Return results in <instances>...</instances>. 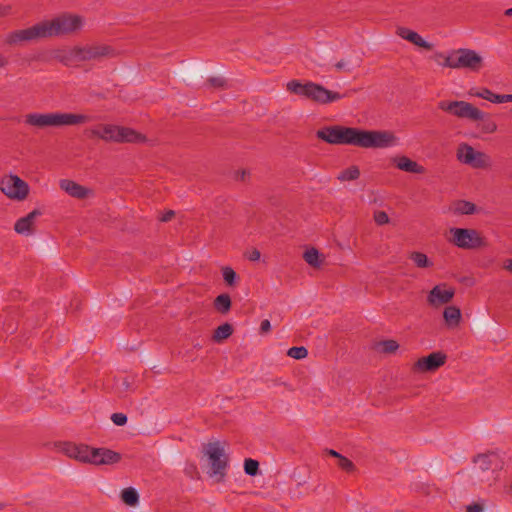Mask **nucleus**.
<instances>
[{"label": "nucleus", "mask_w": 512, "mask_h": 512, "mask_svg": "<svg viewBox=\"0 0 512 512\" xmlns=\"http://www.w3.org/2000/svg\"><path fill=\"white\" fill-rule=\"evenodd\" d=\"M318 139L332 145H352L360 148H387L398 138L388 130H363L341 125L326 126L316 132Z\"/></svg>", "instance_id": "f257e3e1"}, {"label": "nucleus", "mask_w": 512, "mask_h": 512, "mask_svg": "<svg viewBox=\"0 0 512 512\" xmlns=\"http://www.w3.org/2000/svg\"><path fill=\"white\" fill-rule=\"evenodd\" d=\"M83 26V19L77 15L63 14L51 21H43L29 28L16 30L8 35L9 44H17L41 38H50L74 33Z\"/></svg>", "instance_id": "f03ea898"}, {"label": "nucleus", "mask_w": 512, "mask_h": 512, "mask_svg": "<svg viewBox=\"0 0 512 512\" xmlns=\"http://www.w3.org/2000/svg\"><path fill=\"white\" fill-rule=\"evenodd\" d=\"M92 117L86 114L76 113H62V112H49V113H29L24 117V123L31 127L44 129L48 127H64L74 126L88 123Z\"/></svg>", "instance_id": "7ed1b4c3"}, {"label": "nucleus", "mask_w": 512, "mask_h": 512, "mask_svg": "<svg viewBox=\"0 0 512 512\" xmlns=\"http://www.w3.org/2000/svg\"><path fill=\"white\" fill-rule=\"evenodd\" d=\"M286 89L290 93L302 95L319 104H328L344 97V95L339 92L328 90L324 86L314 82L302 84L298 80H291L286 84Z\"/></svg>", "instance_id": "20e7f679"}, {"label": "nucleus", "mask_w": 512, "mask_h": 512, "mask_svg": "<svg viewBox=\"0 0 512 512\" xmlns=\"http://www.w3.org/2000/svg\"><path fill=\"white\" fill-rule=\"evenodd\" d=\"M484 65L481 55L476 51L468 48H460L452 51L448 56L444 57V67L452 69H468L478 72Z\"/></svg>", "instance_id": "39448f33"}, {"label": "nucleus", "mask_w": 512, "mask_h": 512, "mask_svg": "<svg viewBox=\"0 0 512 512\" xmlns=\"http://www.w3.org/2000/svg\"><path fill=\"white\" fill-rule=\"evenodd\" d=\"M205 454L208 456L210 477H215L217 482L223 481L226 476L229 458L221 442H211L205 447Z\"/></svg>", "instance_id": "423d86ee"}, {"label": "nucleus", "mask_w": 512, "mask_h": 512, "mask_svg": "<svg viewBox=\"0 0 512 512\" xmlns=\"http://www.w3.org/2000/svg\"><path fill=\"white\" fill-rule=\"evenodd\" d=\"M448 241L461 249L475 250L488 245L486 238L476 229L451 228Z\"/></svg>", "instance_id": "0eeeda50"}, {"label": "nucleus", "mask_w": 512, "mask_h": 512, "mask_svg": "<svg viewBox=\"0 0 512 512\" xmlns=\"http://www.w3.org/2000/svg\"><path fill=\"white\" fill-rule=\"evenodd\" d=\"M473 461L477 464L479 480L492 485L497 480L498 472L502 468L498 455L495 453L479 454Z\"/></svg>", "instance_id": "6e6552de"}, {"label": "nucleus", "mask_w": 512, "mask_h": 512, "mask_svg": "<svg viewBox=\"0 0 512 512\" xmlns=\"http://www.w3.org/2000/svg\"><path fill=\"white\" fill-rule=\"evenodd\" d=\"M101 139L106 142L141 143L145 141V136L131 128L104 124L102 125Z\"/></svg>", "instance_id": "1a4fd4ad"}, {"label": "nucleus", "mask_w": 512, "mask_h": 512, "mask_svg": "<svg viewBox=\"0 0 512 512\" xmlns=\"http://www.w3.org/2000/svg\"><path fill=\"white\" fill-rule=\"evenodd\" d=\"M457 159L474 169H488L491 167V158L482 151L475 150L467 143H461L457 148Z\"/></svg>", "instance_id": "9d476101"}, {"label": "nucleus", "mask_w": 512, "mask_h": 512, "mask_svg": "<svg viewBox=\"0 0 512 512\" xmlns=\"http://www.w3.org/2000/svg\"><path fill=\"white\" fill-rule=\"evenodd\" d=\"M437 107L439 110L446 112L452 116L461 119H467L469 121H472V119H477L479 117L478 108L466 101L442 100L438 102Z\"/></svg>", "instance_id": "9b49d317"}, {"label": "nucleus", "mask_w": 512, "mask_h": 512, "mask_svg": "<svg viewBox=\"0 0 512 512\" xmlns=\"http://www.w3.org/2000/svg\"><path fill=\"white\" fill-rule=\"evenodd\" d=\"M0 190L8 198L22 201L29 193V185L17 175H6L0 181Z\"/></svg>", "instance_id": "f8f14e48"}, {"label": "nucleus", "mask_w": 512, "mask_h": 512, "mask_svg": "<svg viewBox=\"0 0 512 512\" xmlns=\"http://www.w3.org/2000/svg\"><path fill=\"white\" fill-rule=\"evenodd\" d=\"M80 55L79 60L82 61H101L105 58H110L115 55V50L104 44L79 46V50L76 51Z\"/></svg>", "instance_id": "ddd939ff"}, {"label": "nucleus", "mask_w": 512, "mask_h": 512, "mask_svg": "<svg viewBox=\"0 0 512 512\" xmlns=\"http://www.w3.org/2000/svg\"><path fill=\"white\" fill-rule=\"evenodd\" d=\"M447 361V355L442 351L432 352L428 356L419 358L412 366L414 372H435Z\"/></svg>", "instance_id": "4468645a"}, {"label": "nucleus", "mask_w": 512, "mask_h": 512, "mask_svg": "<svg viewBox=\"0 0 512 512\" xmlns=\"http://www.w3.org/2000/svg\"><path fill=\"white\" fill-rule=\"evenodd\" d=\"M455 295V289L446 283L435 285L427 295V304L439 308L450 303Z\"/></svg>", "instance_id": "2eb2a0df"}, {"label": "nucleus", "mask_w": 512, "mask_h": 512, "mask_svg": "<svg viewBox=\"0 0 512 512\" xmlns=\"http://www.w3.org/2000/svg\"><path fill=\"white\" fill-rule=\"evenodd\" d=\"M61 449L68 457L91 464L92 447L85 444L65 442L62 443Z\"/></svg>", "instance_id": "dca6fc26"}, {"label": "nucleus", "mask_w": 512, "mask_h": 512, "mask_svg": "<svg viewBox=\"0 0 512 512\" xmlns=\"http://www.w3.org/2000/svg\"><path fill=\"white\" fill-rule=\"evenodd\" d=\"M120 460L121 455L118 452L107 448H93L91 455V464L93 465H111Z\"/></svg>", "instance_id": "f3484780"}, {"label": "nucleus", "mask_w": 512, "mask_h": 512, "mask_svg": "<svg viewBox=\"0 0 512 512\" xmlns=\"http://www.w3.org/2000/svg\"><path fill=\"white\" fill-rule=\"evenodd\" d=\"M396 34L399 37L411 42L412 44H414L420 48H423V49L429 50V51L433 49L432 43L425 41L417 32H415L409 28L402 27V26L397 27Z\"/></svg>", "instance_id": "a211bd4d"}, {"label": "nucleus", "mask_w": 512, "mask_h": 512, "mask_svg": "<svg viewBox=\"0 0 512 512\" xmlns=\"http://www.w3.org/2000/svg\"><path fill=\"white\" fill-rule=\"evenodd\" d=\"M396 34L399 37L411 42L412 44H414L420 48H423V49L429 50V51L433 49L432 43L425 41L417 32H415L409 28L402 27V26L397 27Z\"/></svg>", "instance_id": "6ab92c4d"}, {"label": "nucleus", "mask_w": 512, "mask_h": 512, "mask_svg": "<svg viewBox=\"0 0 512 512\" xmlns=\"http://www.w3.org/2000/svg\"><path fill=\"white\" fill-rule=\"evenodd\" d=\"M60 188L70 196L78 199L86 198L90 192L89 189L85 188L84 186L68 179H63L60 181Z\"/></svg>", "instance_id": "aec40b11"}, {"label": "nucleus", "mask_w": 512, "mask_h": 512, "mask_svg": "<svg viewBox=\"0 0 512 512\" xmlns=\"http://www.w3.org/2000/svg\"><path fill=\"white\" fill-rule=\"evenodd\" d=\"M41 215V212L38 210H33L25 217L18 219L14 225V229L19 234L29 235L32 233V226L34 224L35 219Z\"/></svg>", "instance_id": "412c9836"}, {"label": "nucleus", "mask_w": 512, "mask_h": 512, "mask_svg": "<svg viewBox=\"0 0 512 512\" xmlns=\"http://www.w3.org/2000/svg\"><path fill=\"white\" fill-rule=\"evenodd\" d=\"M396 167L399 170L415 173V174H423L425 172V168L419 165L416 161L411 160L407 156H398L393 159Z\"/></svg>", "instance_id": "4be33fe9"}, {"label": "nucleus", "mask_w": 512, "mask_h": 512, "mask_svg": "<svg viewBox=\"0 0 512 512\" xmlns=\"http://www.w3.org/2000/svg\"><path fill=\"white\" fill-rule=\"evenodd\" d=\"M478 114L479 117L477 119H472V122H477V127L480 129L482 133L486 134H492L496 132L497 130V124L494 120H492V117L484 113L478 108Z\"/></svg>", "instance_id": "5701e85b"}, {"label": "nucleus", "mask_w": 512, "mask_h": 512, "mask_svg": "<svg viewBox=\"0 0 512 512\" xmlns=\"http://www.w3.org/2000/svg\"><path fill=\"white\" fill-rule=\"evenodd\" d=\"M445 324L449 328H457L461 322V310L457 306H447L443 311Z\"/></svg>", "instance_id": "b1692460"}, {"label": "nucleus", "mask_w": 512, "mask_h": 512, "mask_svg": "<svg viewBox=\"0 0 512 512\" xmlns=\"http://www.w3.org/2000/svg\"><path fill=\"white\" fill-rule=\"evenodd\" d=\"M304 260L313 268H320L325 261L323 255L319 254L316 248H310L303 254Z\"/></svg>", "instance_id": "393cba45"}, {"label": "nucleus", "mask_w": 512, "mask_h": 512, "mask_svg": "<svg viewBox=\"0 0 512 512\" xmlns=\"http://www.w3.org/2000/svg\"><path fill=\"white\" fill-rule=\"evenodd\" d=\"M451 209L458 215H471L476 212L477 207L472 202L459 200L452 205Z\"/></svg>", "instance_id": "a878e982"}, {"label": "nucleus", "mask_w": 512, "mask_h": 512, "mask_svg": "<svg viewBox=\"0 0 512 512\" xmlns=\"http://www.w3.org/2000/svg\"><path fill=\"white\" fill-rule=\"evenodd\" d=\"M213 305L217 312L225 315L231 309V298L227 293L220 294L215 298Z\"/></svg>", "instance_id": "bb28decb"}, {"label": "nucleus", "mask_w": 512, "mask_h": 512, "mask_svg": "<svg viewBox=\"0 0 512 512\" xmlns=\"http://www.w3.org/2000/svg\"><path fill=\"white\" fill-rule=\"evenodd\" d=\"M233 333V327L229 323H224L218 326L213 333L212 339L216 343H221L223 340L229 338Z\"/></svg>", "instance_id": "cd10ccee"}, {"label": "nucleus", "mask_w": 512, "mask_h": 512, "mask_svg": "<svg viewBox=\"0 0 512 512\" xmlns=\"http://www.w3.org/2000/svg\"><path fill=\"white\" fill-rule=\"evenodd\" d=\"M482 98L485 100H488L492 103H505V102H512V94H495L491 90L487 88L482 89Z\"/></svg>", "instance_id": "c85d7f7f"}, {"label": "nucleus", "mask_w": 512, "mask_h": 512, "mask_svg": "<svg viewBox=\"0 0 512 512\" xmlns=\"http://www.w3.org/2000/svg\"><path fill=\"white\" fill-rule=\"evenodd\" d=\"M78 50H79V46H75L69 50L63 51V52H61L60 55H58V59L60 60L61 63H63L66 66H69L75 62H81V60H79V58H78V57H80V55H78V53H76V51H78Z\"/></svg>", "instance_id": "c756f323"}, {"label": "nucleus", "mask_w": 512, "mask_h": 512, "mask_svg": "<svg viewBox=\"0 0 512 512\" xmlns=\"http://www.w3.org/2000/svg\"><path fill=\"white\" fill-rule=\"evenodd\" d=\"M409 259L413 261L418 268H430L433 262L427 257L426 254L418 251H413L409 254Z\"/></svg>", "instance_id": "7c9ffc66"}, {"label": "nucleus", "mask_w": 512, "mask_h": 512, "mask_svg": "<svg viewBox=\"0 0 512 512\" xmlns=\"http://www.w3.org/2000/svg\"><path fill=\"white\" fill-rule=\"evenodd\" d=\"M122 501L128 506H135L139 502V495L136 489L128 487L121 492Z\"/></svg>", "instance_id": "2f4dec72"}, {"label": "nucleus", "mask_w": 512, "mask_h": 512, "mask_svg": "<svg viewBox=\"0 0 512 512\" xmlns=\"http://www.w3.org/2000/svg\"><path fill=\"white\" fill-rule=\"evenodd\" d=\"M360 176V170L357 166L353 165L349 168L341 171L337 176V179L341 182L343 181H352L358 179Z\"/></svg>", "instance_id": "473e14b6"}, {"label": "nucleus", "mask_w": 512, "mask_h": 512, "mask_svg": "<svg viewBox=\"0 0 512 512\" xmlns=\"http://www.w3.org/2000/svg\"><path fill=\"white\" fill-rule=\"evenodd\" d=\"M221 272L223 280L228 286L233 287L237 284L238 276L231 267L224 266L222 267Z\"/></svg>", "instance_id": "72a5a7b5"}, {"label": "nucleus", "mask_w": 512, "mask_h": 512, "mask_svg": "<svg viewBox=\"0 0 512 512\" xmlns=\"http://www.w3.org/2000/svg\"><path fill=\"white\" fill-rule=\"evenodd\" d=\"M337 466L347 473H352L356 470L354 463L343 455L337 459Z\"/></svg>", "instance_id": "f704fd0d"}, {"label": "nucleus", "mask_w": 512, "mask_h": 512, "mask_svg": "<svg viewBox=\"0 0 512 512\" xmlns=\"http://www.w3.org/2000/svg\"><path fill=\"white\" fill-rule=\"evenodd\" d=\"M287 355L291 358H294V359H303L305 358L307 355H308V351L305 347L301 346V347H291L288 352H287Z\"/></svg>", "instance_id": "c9c22d12"}, {"label": "nucleus", "mask_w": 512, "mask_h": 512, "mask_svg": "<svg viewBox=\"0 0 512 512\" xmlns=\"http://www.w3.org/2000/svg\"><path fill=\"white\" fill-rule=\"evenodd\" d=\"M381 346L384 353H394L399 348V344L395 340H384L381 342Z\"/></svg>", "instance_id": "e433bc0d"}, {"label": "nucleus", "mask_w": 512, "mask_h": 512, "mask_svg": "<svg viewBox=\"0 0 512 512\" xmlns=\"http://www.w3.org/2000/svg\"><path fill=\"white\" fill-rule=\"evenodd\" d=\"M245 473L250 476H256V459L248 458L244 465Z\"/></svg>", "instance_id": "4c0bfd02"}, {"label": "nucleus", "mask_w": 512, "mask_h": 512, "mask_svg": "<svg viewBox=\"0 0 512 512\" xmlns=\"http://www.w3.org/2000/svg\"><path fill=\"white\" fill-rule=\"evenodd\" d=\"M374 221L378 225H384L389 223V216L384 211H377L374 213Z\"/></svg>", "instance_id": "58836bf2"}, {"label": "nucleus", "mask_w": 512, "mask_h": 512, "mask_svg": "<svg viewBox=\"0 0 512 512\" xmlns=\"http://www.w3.org/2000/svg\"><path fill=\"white\" fill-rule=\"evenodd\" d=\"M111 420L117 426H124L127 423L128 418L124 413H113Z\"/></svg>", "instance_id": "ea45409f"}, {"label": "nucleus", "mask_w": 512, "mask_h": 512, "mask_svg": "<svg viewBox=\"0 0 512 512\" xmlns=\"http://www.w3.org/2000/svg\"><path fill=\"white\" fill-rule=\"evenodd\" d=\"M208 83L211 87L222 88L225 85V79L222 77H211L209 78Z\"/></svg>", "instance_id": "a19ab883"}, {"label": "nucleus", "mask_w": 512, "mask_h": 512, "mask_svg": "<svg viewBox=\"0 0 512 512\" xmlns=\"http://www.w3.org/2000/svg\"><path fill=\"white\" fill-rule=\"evenodd\" d=\"M86 134L88 135V137H98V138L101 139L102 125H98V126H96L94 128L86 130Z\"/></svg>", "instance_id": "79ce46f5"}, {"label": "nucleus", "mask_w": 512, "mask_h": 512, "mask_svg": "<svg viewBox=\"0 0 512 512\" xmlns=\"http://www.w3.org/2000/svg\"><path fill=\"white\" fill-rule=\"evenodd\" d=\"M270 330H271L270 321L268 319L263 320L260 325V332L262 334H267L268 332H270Z\"/></svg>", "instance_id": "37998d69"}, {"label": "nucleus", "mask_w": 512, "mask_h": 512, "mask_svg": "<svg viewBox=\"0 0 512 512\" xmlns=\"http://www.w3.org/2000/svg\"><path fill=\"white\" fill-rule=\"evenodd\" d=\"M11 9H12V7L9 4H1L0 5V18L10 14Z\"/></svg>", "instance_id": "c03bdc74"}, {"label": "nucleus", "mask_w": 512, "mask_h": 512, "mask_svg": "<svg viewBox=\"0 0 512 512\" xmlns=\"http://www.w3.org/2000/svg\"><path fill=\"white\" fill-rule=\"evenodd\" d=\"M482 511H483V506L478 503L468 505L466 508V512H482Z\"/></svg>", "instance_id": "a18cd8bd"}, {"label": "nucleus", "mask_w": 512, "mask_h": 512, "mask_svg": "<svg viewBox=\"0 0 512 512\" xmlns=\"http://www.w3.org/2000/svg\"><path fill=\"white\" fill-rule=\"evenodd\" d=\"M174 215H175V212L173 210H168L162 214V216L160 217V221L168 222L174 217Z\"/></svg>", "instance_id": "49530a36"}, {"label": "nucleus", "mask_w": 512, "mask_h": 512, "mask_svg": "<svg viewBox=\"0 0 512 512\" xmlns=\"http://www.w3.org/2000/svg\"><path fill=\"white\" fill-rule=\"evenodd\" d=\"M503 268L512 273V259H507L504 262Z\"/></svg>", "instance_id": "de8ad7c7"}, {"label": "nucleus", "mask_w": 512, "mask_h": 512, "mask_svg": "<svg viewBox=\"0 0 512 512\" xmlns=\"http://www.w3.org/2000/svg\"><path fill=\"white\" fill-rule=\"evenodd\" d=\"M468 93L471 96H476V97L482 98V96H481L482 90L481 91H477L476 89L472 88V89L469 90Z\"/></svg>", "instance_id": "09e8293b"}, {"label": "nucleus", "mask_w": 512, "mask_h": 512, "mask_svg": "<svg viewBox=\"0 0 512 512\" xmlns=\"http://www.w3.org/2000/svg\"><path fill=\"white\" fill-rule=\"evenodd\" d=\"M327 454L332 456V457H335V458H339V456H341L340 453H338L337 451L333 450V449H329L327 450Z\"/></svg>", "instance_id": "8fccbe9b"}, {"label": "nucleus", "mask_w": 512, "mask_h": 512, "mask_svg": "<svg viewBox=\"0 0 512 512\" xmlns=\"http://www.w3.org/2000/svg\"><path fill=\"white\" fill-rule=\"evenodd\" d=\"M248 258H249V260H251V261H256V249H252V250L248 253Z\"/></svg>", "instance_id": "3c124183"}, {"label": "nucleus", "mask_w": 512, "mask_h": 512, "mask_svg": "<svg viewBox=\"0 0 512 512\" xmlns=\"http://www.w3.org/2000/svg\"><path fill=\"white\" fill-rule=\"evenodd\" d=\"M335 67H336L338 70H341V69H343V68L345 67V62H344L343 60H341V61H339V62H337V63L335 64Z\"/></svg>", "instance_id": "603ef678"}, {"label": "nucleus", "mask_w": 512, "mask_h": 512, "mask_svg": "<svg viewBox=\"0 0 512 512\" xmlns=\"http://www.w3.org/2000/svg\"><path fill=\"white\" fill-rule=\"evenodd\" d=\"M505 16L511 17L512 16V8L506 9L504 12Z\"/></svg>", "instance_id": "864d4df0"}, {"label": "nucleus", "mask_w": 512, "mask_h": 512, "mask_svg": "<svg viewBox=\"0 0 512 512\" xmlns=\"http://www.w3.org/2000/svg\"><path fill=\"white\" fill-rule=\"evenodd\" d=\"M122 384L125 387V389H129L130 388V383L126 379L123 381Z\"/></svg>", "instance_id": "5fc2aeb1"}, {"label": "nucleus", "mask_w": 512, "mask_h": 512, "mask_svg": "<svg viewBox=\"0 0 512 512\" xmlns=\"http://www.w3.org/2000/svg\"><path fill=\"white\" fill-rule=\"evenodd\" d=\"M6 64V60L0 57V67H3Z\"/></svg>", "instance_id": "6e6d98bb"}, {"label": "nucleus", "mask_w": 512, "mask_h": 512, "mask_svg": "<svg viewBox=\"0 0 512 512\" xmlns=\"http://www.w3.org/2000/svg\"><path fill=\"white\" fill-rule=\"evenodd\" d=\"M245 175H246V171H245V170L241 171V173H240V179H241V180H244V179H245Z\"/></svg>", "instance_id": "4d7b16f0"}, {"label": "nucleus", "mask_w": 512, "mask_h": 512, "mask_svg": "<svg viewBox=\"0 0 512 512\" xmlns=\"http://www.w3.org/2000/svg\"><path fill=\"white\" fill-rule=\"evenodd\" d=\"M4 507L5 505L3 503H0V511L3 510Z\"/></svg>", "instance_id": "13d9d810"}]
</instances>
